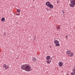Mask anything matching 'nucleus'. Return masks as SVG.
<instances>
[{
  "mask_svg": "<svg viewBox=\"0 0 75 75\" xmlns=\"http://www.w3.org/2000/svg\"><path fill=\"white\" fill-rule=\"evenodd\" d=\"M21 68L23 70H25V71L28 72H30V71H32L31 67L28 64H26L23 65L21 67Z\"/></svg>",
  "mask_w": 75,
  "mask_h": 75,
  "instance_id": "obj_1",
  "label": "nucleus"
},
{
  "mask_svg": "<svg viewBox=\"0 0 75 75\" xmlns=\"http://www.w3.org/2000/svg\"><path fill=\"white\" fill-rule=\"evenodd\" d=\"M46 5L48 7H50L51 8H54V6L51 3H50V2H47L46 3Z\"/></svg>",
  "mask_w": 75,
  "mask_h": 75,
  "instance_id": "obj_2",
  "label": "nucleus"
},
{
  "mask_svg": "<svg viewBox=\"0 0 75 75\" xmlns=\"http://www.w3.org/2000/svg\"><path fill=\"white\" fill-rule=\"evenodd\" d=\"M70 3H71L70 5V7H74L75 6V0H70Z\"/></svg>",
  "mask_w": 75,
  "mask_h": 75,
  "instance_id": "obj_3",
  "label": "nucleus"
},
{
  "mask_svg": "<svg viewBox=\"0 0 75 75\" xmlns=\"http://www.w3.org/2000/svg\"><path fill=\"white\" fill-rule=\"evenodd\" d=\"M72 72L71 73V75H75V66L73 67V69H72Z\"/></svg>",
  "mask_w": 75,
  "mask_h": 75,
  "instance_id": "obj_4",
  "label": "nucleus"
},
{
  "mask_svg": "<svg viewBox=\"0 0 75 75\" xmlns=\"http://www.w3.org/2000/svg\"><path fill=\"white\" fill-rule=\"evenodd\" d=\"M59 66L60 67H62L63 66V63L62 62H59L58 63Z\"/></svg>",
  "mask_w": 75,
  "mask_h": 75,
  "instance_id": "obj_5",
  "label": "nucleus"
},
{
  "mask_svg": "<svg viewBox=\"0 0 75 75\" xmlns=\"http://www.w3.org/2000/svg\"><path fill=\"white\" fill-rule=\"evenodd\" d=\"M53 57H52L50 60L47 61V63H48V64H50L51 62V60H52V58H53Z\"/></svg>",
  "mask_w": 75,
  "mask_h": 75,
  "instance_id": "obj_6",
  "label": "nucleus"
},
{
  "mask_svg": "<svg viewBox=\"0 0 75 75\" xmlns=\"http://www.w3.org/2000/svg\"><path fill=\"white\" fill-rule=\"evenodd\" d=\"M32 59L33 61L34 62H35V61H36V60H37L36 58H35V57H33Z\"/></svg>",
  "mask_w": 75,
  "mask_h": 75,
  "instance_id": "obj_7",
  "label": "nucleus"
},
{
  "mask_svg": "<svg viewBox=\"0 0 75 75\" xmlns=\"http://www.w3.org/2000/svg\"><path fill=\"white\" fill-rule=\"evenodd\" d=\"M54 42L56 44H58L59 42L57 40H55L54 41Z\"/></svg>",
  "mask_w": 75,
  "mask_h": 75,
  "instance_id": "obj_8",
  "label": "nucleus"
},
{
  "mask_svg": "<svg viewBox=\"0 0 75 75\" xmlns=\"http://www.w3.org/2000/svg\"><path fill=\"white\" fill-rule=\"evenodd\" d=\"M50 58V56H47L46 57V59L47 60H49Z\"/></svg>",
  "mask_w": 75,
  "mask_h": 75,
  "instance_id": "obj_9",
  "label": "nucleus"
},
{
  "mask_svg": "<svg viewBox=\"0 0 75 75\" xmlns=\"http://www.w3.org/2000/svg\"><path fill=\"white\" fill-rule=\"evenodd\" d=\"M71 51L69 50L68 51H67L66 54H69V53H71Z\"/></svg>",
  "mask_w": 75,
  "mask_h": 75,
  "instance_id": "obj_10",
  "label": "nucleus"
},
{
  "mask_svg": "<svg viewBox=\"0 0 75 75\" xmlns=\"http://www.w3.org/2000/svg\"><path fill=\"white\" fill-rule=\"evenodd\" d=\"M4 20H5V18H2L1 19V21H4Z\"/></svg>",
  "mask_w": 75,
  "mask_h": 75,
  "instance_id": "obj_11",
  "label": "nucleus"
},
{
  "mask_svg": "<svg viewBox=\"0 0 75 75\" xmlns=\"http://www.w3.org/2000/svg\"><path fill=\"white\" fill-rule=\"evenodd\" d=\"M60 46V44H56L55 45V46H57V47H59V46Z\"/></svg>",
  "mask_w": 75,
  "mask_h": 75,
  "instance_id": "obj_12",
  "label": "nucleus"
},
{
  "mask_svg": "<svg viewBox=\"0 0 75 75\" xmlns=\"http://www.w3.org/2000/svg\"><path fill=\"white\" fill-rule=\"evenodd\" d=\"M73 56H74V53H71L70 54V57H72Z\"/></svg>",
  "mask_w": 75,
  "mask_h": 75,
  "instance_id": "obj_13",
  "label": "nucleus"
},
{
  "mask_svg": "<svg viewBox=\"0 0 75 75\" xmlns=\"http://www.w3.org/2000/svg\"><path fill=\"white\" fill-rule=\"evenodd\" d=\"M8 68H9V66H6V67H5V69H8Z\"/></svg>",
  "mask_w": 75,
  "mask_h": 75,
  "instance_id": "obj_14",
  "label": "nucleus"
},
{
  "mask_svg": "<svg viewBox=\"0 0 75 75\" xmlns=\"http://www.w3.org/2000/svg\"><path fill=\"white\" fill-rule=\"evenodd\" d=\"M17 11L18 13H20V10L19 9H18L17 10Z\"/></svg>",
  "mask_w": 75,
  "mask_h": 75,
  "instance_id": "obj_15",
  "label": "nucleus"
},
{
  "mask_svg": "<svg viewBox=\"0 0 75 75\" xmlns=\"http://www.w3.org/2000/svg\"><path fill=\"white\" fill-rule=\"evenodd\" d=\"M7 67V65L6 64H4L3 66L4 68H6Z\"/></svg>",
  "mask_w": 75,
  "mask_h": 75,
  "instance_id": "obj_16",
  "label": "nucleus"
},
{
  "mask_svg": "<svg viewBox=\"0 0 75 75\" xmlns=\"http://www.w3.org/2000/svg\"><path fill=\"white\" fill-rule=\"evenodd\" d=\"M57 30H60V29H61L60 28V27H59V26H58L57 28Z\"/></svg>",
  "mask_w": 75,
  "mask_h": 75,
  "instance_id": "obj_17",
  "label": "nucleus"
},
{
  "mask_svg": "<svg viewBox=\"0 0 75 75\" xmlns=\"http://www.w3.org/2000/svg\"><path fill=\"white\" fill-rule=\"evenodd\" d=\"M57 3H59V0H57Z\"/></svg>",
  "mask_w": 75,
  "mask_h": 75,
  "instance_id": "obj_18",
  "label": "nucleus"
},
{
  "mask_svg": "<svg viewBox=\"0 0 75 75\" xmlns=\"http://www.w3.org/2000/svg\"><path fill=\"white\" fill-rule=\"evenodd\" d=\"M36 39V36H34V40H35V39Z\"/></svg>",
  "mask_w": 75,
  "mask_h": 75,
  "instance_id": "obj_19",
  "label": "nucleus"
},
{
  "mask_svg": "<svg viewBox=\"0 0 75 75\" xmlns=\"http://www.w3.org/2000/svg\"><path fill=\"white\" fill-rule=\"evenodd\" d=\"M4 36H5L6 35V33H5L4 32Z\"/></svg>",
  "mask_w": 75,
  "mask_h": 75,
  "instance_id": "obj_20",
  "label": "nucleus"
},
{
  "mask_svg": "<svg viewBox=\"0 0 75 75\" xmlns=\"http://www.w3.org/2000/svg\"><path fill=\"white\" fill-rule=\"evenodd\" d=\"M20 13H18V14H17V13H16V15H17V16H19V15H20Z\"/></svg>",
  "mask_w": 75,
  "mask_h": 75,
  "instance_id": "obj_21",
  "label": "nucleus"
},
{
  "mask_svg": "<svg viewBox=\"0 0 75 75\" xmlns=\"http://www.w3.org/2000/svg\"><path fill=\"white\" fill-rule=\"evenodd\" d=\"M66 38H67V37H68V35L66 36Z\"/></svg>",
  "mask_w": 75,
  "mask_h": 75,
  "instance_id": "obj_22",
  "label": "nucleus"
},
{
  "mask_svg": "<svg viewBox=\"0 0 75 75\" xmlns=\"http://www.w3.org/2000/svg\"><path fill=\"white\" fill-rule=\"evenodd\" d=\"M64 13H65L64 12V11H63V13L64 14Z\"/></svg>",
  "mask_w": 75,
  "mask_h": 75,
  "instance_id": "obj_23",
  "label": "nucleus"
},
{
  "mask_svg": "<svg viewBox=\"0 0 75 75\" xmlns=\"http://www.w3.org/2000/svg\"><path fill=\"white\" fill-rule=\"evenodd\" d=\"M68 57H69V56H70V55L68 54Z\"/></svg>",
  "mask_w": 75,
  "mask_h": 75,
  "instance_id": "obj_24",
  "label": "nucleus"
}]
</instances>
